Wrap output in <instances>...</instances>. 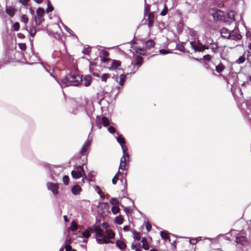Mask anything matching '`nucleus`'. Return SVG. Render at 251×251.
I'll return each mask as SVG.
<instances>
[{"instance_id":"obj_1","label":"nucleus","mask_w":251,"mask_h":251,"mask_svg":"<svg viewBox=\"0 0 251 251\" xmlns=\"http://www.w3.org/2000/svg\"><path fill=\"white\" fill-rule=\"evenodd\" d=\"M82 76L75 73H70L66 75L61 79V82L58 81L61 87L70 86H78L82 82Z\"/></svg>"},{"instance_id":"obj_2","label":"nucleus","mask_w":251,"mask_h":251,"mask_svg":"<svg viewBox=\"0 0 251 251\" xmlns=\"http://www.w3.org/2000/svg\"><path fill=\"white\" fill-rule=\"evenodd\" d=\"M118 136L116 138L117 142L121 145L122 149L123 155L121 158V162L119 166V169L124 170L126 166V160L129 159V155L127 152V148L125 145V140L124 138L120 135L118 132L117 133Z\"/></svg>"},{"instance_id":"obj_3","label":"nucleus","mask_w":251,"mask_h":251,"mask_svg":"<svg viewBox=\"0 0 251 251\" xmlns=\"http://www.w3.org/2000/svg\"><path fill=\"white\" fill-rule=\"evenodd\" d=\"M203 42L204 44H202L199 40L197 42L190 41V44L195 51L203 52L205 50L209 49V46L214 43L212 38L207 37H205Z\"/></svg>"},{"instance_id":"obj_4","label":"nucleus","mask_w":251,"mask_h":251,"mask_svg":"<svg viewBox=\"0 0 251 251\" xmlns=\"http://www.w3.org/2000/svg\"><path fill=\"white\" fill-rule=\"evenodd\" d=\"M90 230L92 232H95L96 241L99 244H109L112 242L108 240L106 236H104L102 229L99 226H95L94 228H90Z\"/></svg>"},{"instance_id":"obj_5","label":"nucleus","mask_w":251,"mask_h":251,"mask_svg":"<svg viewBox=\"0 0 251 251\" xmlns=\"http://www.w3.org/2000/svg\"><path fill=\"white\" fill-rule=\"evenodd\" d=\"M31 55H27L26 53L25 54L23 53V56L25 59V60L27 63L29 64H32L35 63H37L39 61V58L34 51L32 45H31Z\"/></svg>"},{"instance_id":"obj_6","label":"nucleus","mask_w":251,"mask_h":251,"mask_svg":"<svg viewBox=\"0 0 251 251\" xmlns=\"http://www.w3.org/2000/svg\"><path fill=\"white\" fill-rule=\"evenodd\" d=\"M211 10L212 11L211 15L215 21H219L223 20L224 14L222 11L216 8H212Z\"/></svg>"},{"instance_id":"obj_7","label":"nucleus","mask_w":251,"mask_h":251,"mask_svg":"<svg viewBox=\"0 0 251 251\" xmlns=\"http://www.w3.org/2000/svg\"><path fill=\"white\" fill-rule=\"evenodd\" d=\"M233 33V32H232ZM220 33L221 36L226 39H232L234 40V35L233 33H231L229 30L225 27L222 28L220 30Z\"/></svg>"},{"instance_id":"obj_8","label":"nucleus","mask_w":251,"mask_h":251,"mask_svg":"<svg viewBox=\"0 0 251 251\" xmlns=\"http://www.w3.org/2000/svg\"><path fill=\"white\" fill-rule=\"evenodd\" d=\"M47 187L48 189L51 191L54 195H56L58 194L59 188V185L58 183L47 182Z\"/></svg>"},{"instance_id":"obj_9","label":"nucleus","mask_w":251,"mask_h":251,"mask_svg":"<svg viewBox=\"0 0 251 251\" xmlns=\"http://www.w3.org/2000/svg\"><path fill=\"white\" fill-rule=\"evenodd\" d=\"M231 91L234 97H243V93L242 92L241 88L240 87L235 88L234 87L232 86Z\"/></svg>"},{"instance_id":"obj_10","label":"nucleus","mask_w":251,"mask_h":251,"mask_svg":"<svg viewBox=\"0 0 251 251\" xmlns=\"http://www.w3.org/2000/svg\"><path fill=\"white\" fill-rule=\"evenodd\" d=\"M91 144V140L88 139L82 147L80 152L81 154H85Z\"/></svg>"},{"instance_id":"obj_11","label":"nucleus","mask_w":251,"mask_h":251,"mask_svg":"<svg viewBox=\"0 0 251 251\" xmlns=\"http://www.w3.org/2000/svg\"><path fill=\"white\" fill-rule=\"evenodd\" d=\"M145 17H148V26L150 28L152 27L154 20V15L152 13H148L147 14H145Z\"/></svg>"},{"instance_id":"obj_12","label":"nucleus","mask_w":251,"mask_h":251,"mask_svg":"<svg viewBox=\"0 0 251 251\" xmlns=\"http://www.w3.org/2000/svg\"><path fill=\"white\" fill-rule=\"evenodd\" d=\"M91 83V76L87 75L84 76V79H82V82L80 83V85H83L85 87L90 86Z\"/></svg>"},{"instance_id":"obj_13","label":"nucleus","mask_w":251,"mask_h":251,"mask_svg":"<svg viewBox=\"0 0 251 251\" xmlns=\"http://www.w3.org/2000/svg\"><path fill=\"white\" fill-rule=\"evenodd\" d=\"M17 11V9L14 7H7L5 9L6 13L10 17H13L15 13Z\"/></svg>"},{"instance_id":"obj_14","label":"nucleus","mask_w":251,"mask_h":251,"mask_svg":"<svg viewBox=\"0 0 251 251\" xmlns=\"http://www.w3.org/2000/svg\"><path fill=\"white\" fill-rule=\"evenodd\" d=\"M143 58L142 56L140 55H138L136 56L135 58V64L137 66V67L136 70L133 72V74L135 73L136 70L138 69V68L142 65L143 63Z\"/></svg>"},{"instance_id":"obj_15","label":"nucleus","mask_w":251,"mask_h":251,"mask_svg":"<svg viewBox=\"0 0 251 251\" xmlns=\"http://www.w3.org/2000/svg\"><path fill=\"white\" fill-rule=\"evenodd\" d=\"M235 242L237 244L244 245L247 243L248 240L245 237L240 236L236 237Z\"/></svg>"},{"instance_id":"obj_16","label":"nucleus","mask_w":251,"mask_h":251,"mask_svg":"<svg viewBox=\"0 0 251 251\" xmlns=\"http://www.w3.org/2000/svg\"><path fill=\"white\" fill-rule=\"evenodd\" d=\"M226 18L227 20L225 21V22L230 23L234 21V15L232 11H230L227 12Z\"/></svg>"},{"instance_id":"obj_17","label":"nucleus","mask_w":251,"mask_h":251,"mask_svg":"<svg viewBox=\"0 0 251 251\" xmlns=\"http://www.w3.org/2000/svg\"><path fill=\"white\" fill-rule=\"evenodd\" d=\"M133 50L135 51L136 53L144 55L146 53V50L143 48L139 47H135L133 48Z\"/></svg>"},{"instance_id":"obj_18","label":"nucleus","mask_w":251,"mask_h":251,"mask_svg":"<svg viewBox=\"0 0 251 251\" xmlns=\"http://www.w3.org/2000/svg\"><path fill=\"white\" fill-rule=\"evenodd\" d=\"M116 246L121 250H123L126 247L125 243L122 240H117L116 243Z\"/></svg>"},{"instance_id":"obj_19","label":"nucleus","mask_w":251,"mask_h":251,"mask_svg":"<svg viewBox=\"0 0 251 251\" xmlns=\"http://www.w3.org/2000/svg\"><path fill=\"white\" fill-rule=\"evenodd\" d=\"M81 190V188L78 185L74 186L72 188V192L74 195L79 194Z\"/></svg>"},{"instance_id":"obj_20","label":"nucleus","mask_w":251,"mask_h":251,"mask_svg":"<svg viewBox=\"0 0 251 251\" xmlns=\"http://www.w3.org/2000/svg\"><path fill=\"white\" fill-rule=\"evenodd\" d=\"M155 43L153 40L149 39L146 42L145 45L147 49L150 50L151 48L154 47Z\"/></svg>"},{"instance_id":"obj_21","label":"nucleus","mask_w":251,"mask_h":251,"mask_svg":"<svg viewBox=\"0 0 251 251\" xmlns=\"http://www.w3.org/2000/svg\"><path fill=\"white\" fill-rule=\"evenodd\" d=\"M161 237L165 240L166 241H168L169 242H171V240L168 236V232L165 231H162L160 232Z\"/></svg>"},{"instance_id":"obj_22","label":"nucleus","mask_w":251,"mask_h":251,"mask_svg":"<svg viewBox=\"0 0 251 251\" xmlns=\"http://www.w3.org/2000/svg\"><path fill=\"white\" fill-rule=\"evenodd\" d=\"M106 233L107 234V238H108V240H110L111 239H113L115 237L114 232L111 229H107L106 230Z\"/></svg>"},{"instance_id":"obj_23","label":"nucleus","mask_w":251,"mask_h":251,"mask_svg":"<svg viewBox=\"0 0 251 251\" xmlns=\"http://www.w3.org/2000/svg\"><path fill=\"white\" fill-rule=\"evenodd\" d=\"M141 242L142 243V248L145 250H148L149 249V245L148 243L147 240L146 238H142L141 240Z\"/></svg>"},{"instance_id":"obj_24","label":"nucleus","mask_w":251,"mask_h":251,"mask_svg":"<svg viewBox=\"0 0 251 251\" xmlns=\"http://www.w3.org/2000/svg\"><path fill=\"white\" fill-rule=\"evenodd\" d=\"M225 69V66L222 64V63H220L219 65H217L215 67L216 71L220 73L222 72Z\"/></svg>"},{"instance_id":"obj_25","label":"nucleus","mask_w":251,"mask_h":251,"mask_svg":"<svg viewBox=\"0 0 251 251\" xmlns=\"http://www.w3.org/2000/svg\"><path fill=\"white\" fill-rule=\"evenodd\" d=\"M27 30L28 31L30 36L32 37V38H33L36 33V27L35 26H32V27H30L29 30L27 29Z\"/></svg>"},{"instance_id":"obj_26","label":"nucleus","mask_w":251,"mask_h":251,"mask_svg":"<svg viewBox=\"0 0 251 251\" xmlns=\"http://www.w3.org/2000/svg\"><path fill=\"white\" fill-rule=\"evenodd\" d=\"M120 66V62L119 61L113 60L111 63V68L112 69H116Z\"/></svg>"},{"instance_id":"obj_27","label":"nucleus","mask_w":251,"mask_h":251,"mask_svg":"<svg viewBox=\"0 0 251 251\" xmlns=\"http://www.w3.org/2000/svg\"><path fill=\"white\" fill-rule=\"evenodd\" d=\"M209 48L214 53H216L218 51V46L216 43H213L209 47Z\"/></svg>"},{"instance_id":"obj_28","label":"nucleus","mask_w":251,"mask_h":251,"mask_svg":"<svg viewBox=\"0 0 251 251\" xmlns=\"http://www.w3.org/2000/svg\"><path fill=\"white\" fill-rule=\"evenodd\" d=\"M92 232V231L90 230V228H89L88 229H87V230L84 231L82 233V235L83 237H84L86 239H88V238H89L90 236V232Z\"/></svg>"},{"instance_id":"obj_29","label":"nucleus","mask_w":251,"mask_h":251,"mask_svg":"<svg viewBox=\"0 0 251 251\" xmlns=\"http://www.w3.org/2000/svg\"><path fill=\"white\" fill-rule=\"evenodd\" d=\"M71 174H72V177L75 179H77V178H79L81 177V176H81V174H79L78 173H77L76 171H75V170H73L72 171Z\"/></svg>"},{"instance_id":"obj_30","label":"nucleus","mask_w":251,"mask_h":251,"mask_svg":"<svg viewBox=\"0 0 251 251\" xmlns=\"http://www.w3.org/2000/svg\"><path fill=\"white\" fill-rule=\"evenodd\" d=\"M37 16L38 17H42L45 13V10L43 8L39 7L38 8L36 11Z\"/></svg>"},{"instance_id":"obj_31","label":"nucleus","mask_w":251,"mask_h":251,"mask_svg":"<svg viewBox=\"0 0 251 251\" xmlns=\"http://www.w3.org/2000/svg\"><path fill=\"white\" fill-rule=\"evenodd\" d=\"M42 17H38V16H35L34 17V20L35 22V24L36 25H40L42 23Z\"/></svg>"},{"instance_id":"obj_32","label":"nucleus","mask_w":251,"mask_h":251,"mask_svg":"<svg viewBox=\"0 0 251 251\" xmlns=\"http://www.w3.org/2000/svg\"><path fill=\"white\" fill-rule=\"evenodd\" d=\"M75 171H76L79 174H81V176H82L83 175H84V169H83V167H82L81 166H79L75 168Z\"/></svg>"},{"instance_id":"obj_33","label":"nucleus","mask_w":251,"mask_h":251,"mask_svg":"<svg viewBox=\"0 0 251 251\" xmlns=\"http://www.w3.org/2000/svg\"><path fill=\"white\" fill-rule=\"evenodd\" d=\"M126 78V76L125 75L122 74L120 75V81L119 82L120 85L123 86L124 85Z\"/></svg>"},{"instance_id":"obj_34","label":"nucleus","mask_w":251,"mask_h":251,"mask_svg":"<svg viewBox=\"0 0 251 251\" xmlns=\"http://www.w3.org/2000/svg\"><path fill=\"white\" fill-rule=\"evenodd\" d=\"M215 4L220 8H222L224 6V3L223 0H214Z\"/></svg>"},{"instance_id":"obj_35","label":"nucleus","mask_w":251,"mask_h":251,"mask_svg":"<svg viewBox=\"0 0 251 251\" xmlns=\"http://www.w3.org/2000/svg\"><path fill=\"white\" fill-rule=\"evenodd\" d=\"M132 233H133V238L135 240H137L138 241L140 240V239H141L140 235L138 232L136 231V230H134L132 232Z\"/></svg>"},{"instance_id":"obj_36","label":"nucleus","mask_w":251,"mask_h":251,"mask_svg":"<svg viewBox=\"0 0 251 251\" xmlns=\"http://www.w3.org/2000/svg\"><path fill=\"white\" fill-rule=\"evenodd\" d=\"M53 10V7L51 4L50 1L48 0V2L47 4V8L46 9V12L49 13L50 12H52Z\"/></svg>"},{"instance_id":"obj_37","label":"nucleus","mask_w":251,"mask_h":251,"mask_svg":"<svg viewBox=\"0 0 251 251\" xmlns=\"http://www.w3.org/2000/svg\"><path fill=\"white\" fill-rule=\"evenodd\" d=\"M102 122L104 126L106 127L109 125V120L105 117H103L102 118Z\"/></svg>"},{"instance_id":"obj_38","label":"nucleus","mask_w":251,"mask_h":251,"mask_svg":"<svg viewBox=\"0 0 251 251\" xmlns=\"http://www.w3.org/2000/svg\"><path fill=\"white\" fill-rule=\"evenodd\" d=\"M86 112L87 113V115L91 119L92 115H93V112L94 111V108L93 107H90V111H88L87 110V107L85 109Z\"/></svg>"},{"instance_id":"obj_39","label":"nucleus","mask_w":251,"mask_h":251,"mask_svg":"<svg viewBox=\"0 0 251 251\" xmlns=\"http://www.w3.org/2000/svg\"><path fill=\"white\" fill-rule=\"evenodd\" d=\"M70 229L73 231L76 230L77 229V225L76 223H75L74 221H73L71 223Z\"/></svg>"},{"instance_id":"obj_40","label":"nucleus","mask_w":251,"mask_h":251,"mask_svg":"<svg viewBox=\"0 0 251 251\" xmlns=\"http://www.w3.org/2000/svg\"><path fill=\"white\" fill-rule=\"evenodd\" d=\"M110 203L114 206H117L119 204V201L116 198H114L110 200Z\"/></svg>"},{"instance_id":"obj_41","label":"nucleus","mask_w":251,"mask_h":251,"mask_svg":"<svg viewBox=\"0 0 251 251\" xmlns=\"http://www.w3.org/2000/svg\"><path fill=\"white\" fill-rule=\"evenodd\" d=\"M123 218H122V216L119 215L115 218V223H117L119 225H121L123 223Z\"/></svg>"},{"instance_id":"obj_42","label":"nucleus","mask_w":251,"mask_h":251,"mask_svg":"<svg viewBox=\"0 0 251 251\" xmlns=\"http://www.w3.org/2000/svg\"><path fill=\"white\" fill-rule=\"evenodd\" d=\"M159 52L160 54L165 55L166 54L171 53L172 51L170 50L161 49V50H159Z\"/></svg>"},{"instance_id":"obj_43","label":"nucleus","mask_w":251,"mask_h":251,"mask_svg":"<svg viewBox=\"0 0 251 251\" xmlns=\"http://www.w3.org/2000/svg\"><path fill=\"white\" fill-rule=\"evenodd\" d=\"M168 9L166 4L164 5V8L163 10L161 12L160 15L162 16H165L168 12Z\"/></svg>"},{"instance_id":"obj_44","label":"nucleus","mask_w":251,"mask_h":251,"mask_svg":"<svg viewBox=\"0 0 251 251\" xmlns=\"http://www.w3.org/2000/svg\"><path fill=\"white\" fill-rule=\"evenodd\" d=\"M21 22L25 24H27L28 22V17L25 15H23L21 18Z\"/></svg>"},{"instance_id":"obj_45","label":"nucleus","mask_w":251,"mask_h":251,"mask_svg":"<svg viewBox=\"0 0 251 251\" xmlns=\"http://www.w3.org/2000/svg\"><path fill=\"white\" fill-rule=\"evenodd\" d=\"M111 211L114 214H116L119 212L120 208L117 206H113L111 208Z\"/></svg>"},{"instance_id":"obj_46","label":"nucleus","mask_w":251,"mask_h":251,"mask_svg":"<svg viewBox=\"0 0 251 251\" xmlns=\"http://www.w3.org/2000/svg\"><path fill=\"white\" fill-rule=\"evenodd\" d=\"M245 61V58L244 56H240L237 60L236 61V63L237 64H242L244 63Z\"/></svg>"},{"instance_id":"obj_47","label":"nucleus","mask_w":251,"mask_h":251,"mask_svg":"<svg viewBox=\"0 0 251 251\" xmlns=\"http://www.w3.org/2000/svg\"><path fill=\"white\" fill-rule=\"evenodd\" d=\"M107 130L111 134H114L116 132L115 128L112 126H109L107 128Z\"/></svg>"},{"instance_id":"obj_48","label":"nucleus","mask_w":251,"mask_h":251,"mask_svg":"<svg viewBox=\"0 0 251 251\" xmlns=\"http://www.w3.org/2000/svg\"><path fill=\"white\" fill-rule=\"evenodd\" d=\"M62 24L64 26L65 28L68 32L73 36H76L74 32L70 28L64 25L63 23H62Z\"/></svg>"},{"instance_id":"obj_49","label":"nucleus","mask_w":251,"mask_h":251,"mask_svg":"<svg viewBox=\"0 0 251 251\" xmlns=\"http://www.w3.org/2000/svg\"><path fill=\"white\" fill-rule=\"evenodd\" d=\"M120 174V171H119L116 175L115 176H114V177L113 178L112 180V183L113 184H116V183H117V181L118 179V174Z\"/></svg>"},{"instance_id":"obj_50","label":"nucleus","mask_w":251,"mask_h":251,"mask_svg":"<svg viewBox=\"0 0 251 251\" xmlns=\"http://www.w3.org/2000/svg\"><path fill=\"white\" fill-rule=\"evenodd\" d=\"M110 75L108 74H104L101 77V80L102 81L105 82L108 78L109 77Z\"/></svg>"},{"instance_id":"obj_51","label":"nucleus","mask_w":251,"mask_h":251,"mask_svg":"<svg viewBox=\"0 0 251 251\" xmlns=\"http://www.w3.org/2000/svg\"><path fill=\"white\" fill-rule=\"evenodd\" d=\"M69 176H64L63 177V181L65 185L68 184L69 183Z\"/></svg>"},{"instance_id":"obj_52","label":"nucleus","mask_w":251,"mask_h":251,"mask_svg":"<svg viewBox=\"0 0 251 251\" xmlns=\"http://www.w3.org/2000/svg\"><path fill=\"white\" fill-rule=\"evenodd\" d=\"M20 28V24L18 22H16L14 24L13 29L15 31H18Z\"/></svg>"},{"instance_id":"obj_53","label":"nucleus","mask_w":251,"mask_h":251,"mask_svg":"<svg viewBox=\"0 0 251 251\" xmlns=\"http://www.w3.org/2000/svg\"><path fill=\"white\" fill-rule=\"evenodd\" d=\"M18 46L22 50H25L26 49V45L25 43H19Z\"/></svg>"},{"instance_id":"obj_54","label":"nucleus","mask_w":251,"mask_h":251,"mask_svg":"<svg viewBox=\"0 0 251 251\" xmlns=\"http://www.w3.org/2000/svg\"><path fill=\"white\" fill-rule=\"evenodd\" d=\"M90 51V50L89 47L85 48L82 51V53H83L85 55H87L89 53V52Z\"/></svg>"},{"instance_id":"obj_55","label":"nucleus","mask_w":251,"mask_h":251,"mask_svg":"<svg viewBox=\"0 0 251 251\" xmlns=\"http://www.w3.org/2000/svg\"><path fill=\"white\" fill-rule=\"evenodd\" d=\"M247 59L248 62L251 64V52L249 51H248Z\"/></svg>"},{"instance_id":"obj_56","label":"nucleus","mask_w":251,"mask_h":251,"mask_svg":"<svg viewBox=\"0 0 251 251\" xmlns=\"http://www.w3.org/2000/svg\"><path fill=\"white\" fill-rule=\"evenodd\" d=\"M150 6L149 5H147L145 6V12H144V15L146 14H147L148 13H150Z\"/></svg>"},{"instance_id":"obj_57","label":"nucleus","mask_w":251,"mask_h":251,"mask_svg":"<svg viewBox=\"0 0 251 251\" xmlns=\"http://www.w3.org/2000/svg\"><path fill=\"white\" fill-rule=\"evenodd\" d=\"M146 228L147 230H148V231H150L151 229V224H150V223L148 222H147L146 223Z\"/></svg>"},{"instance_id":"obj_58","label":"nucleus","mask_w":251,"mask_h":251,"mask_svg":"<svg viewBox=\"0 0 251 251\" xmlns=\"http://www.w3.org/2000/svg\"><path fill=\"white\" fill-rule=\"evenodd\" d=\"M203 58L205 60L210 61L211 60V56L209 54H206L203 56Z\"/></svg>"},{"instance_id":"obj_59","label":"nucleus","mask_w":251,"mask_h":251,"mask_svg":"<svg viewBox=\"0 0 251 251\" xmlns=\"http://www.w3.org/2000/svg\"><path fill=\"white\" fill-rule=\"evenodd\" d=\"M198 241V240L197 238H192L190 240V243L193 245L196 244Z\"/></svg>"},{"instance_id":"obj_60","label":"nucleus","mask_w":251,"mask_h":251,"mask_svg":"<svg viewBox=\"0 0 251 251\" xmlns=\"http://www.w3.org/2000/svg\"><path fill=\"white\" fill-rule=\"evenodd\" d=\"M234 35V39L239 40L241 38L242 36L239 33L233 34Z\"/></svg>"},{"instance_id":"obj_61","label":"nucleus","mask_w":251,"mask_h":251,"mask_svg":"<svg viewBox=\"0 0 251 251\" xmlns=\"http://www.w3.org/2000/svg\"><path fill=\"white\" fill-rule=\"evenodd\" d=\"M65 250L66 251H71L72 250V248L71 246L69 245H67L65 246Z\"/></svg>"},{"instance_id":"obj_62","label":"nucleus","mask_w":251,"mask_h":251,"mask_svg":"<svg viewBox=\"0 0 251 251\" xmlns=\"http://www.w3.org/2000/svg\"><path fill=\"white\" fill-rule=\"evenodd\" d=\"M101 54L104 57H107L108 56V52L105 50H102Z\"/></svg>"},{"instance_id":"obj_63","label":"nucleus","mask_w":251,"mask_h":251,"mask_svg":"<svg viewBox=\"0 0 251 251\" xmlns=\"http://www.w3.org/2000/svg\"><path fill=\"white\" fill-rule=\"evenodd\" d=\"M29 0H19L20 2L24 5H26Z\"/></svg>"},{"instance_id":"obj_64","label":"nucleus","mask_w":251,"mask_h":251,"mask_svg":"<svg viewBox=\"0 0 251 251\" xmlns=\"http://www.w3.org/2000/svg\"><path fill=\"white\" fill-rule=\"evenodd\" d=\"M95 190L97 192V193L100 196V197H102V196L101 195L100 193V189L99 187V186H96Z\"/></svg>"}]
</instances>
